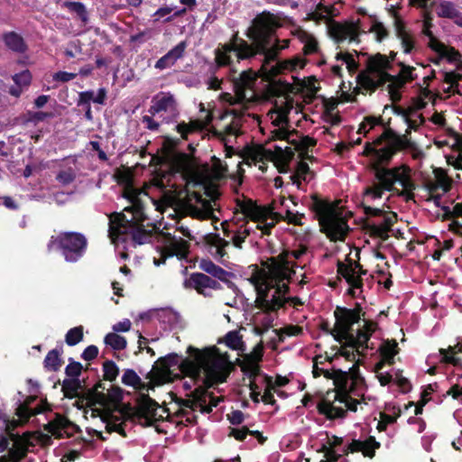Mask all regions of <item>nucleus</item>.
Here are the masks:
<instances>
[{
    "mask_svg": "<svg viewBox=\"0 0 462 462\" xmlns=\"http://www.w3.org/2000/svg\"><path fill=\"white\" fill-rule=\"evenodd\" d=\"M83 410L85 417L88 412L90 417H99L106 423V430L108 433L117 432L122 437H126L125 426L130 420L143 427L153 426L158 432L166 433L160 429L158 422L169 420L176 424L179 417H186L189 423H195L197 416L195 412L209 414L214 406H178L179 409L171 411L168 406H77Z\"/></svg>",
    "mask_w": 462,
    "mask_h": 462,
    "instance_id": "1",
    "label": "nucleus"
},
{
    "mask_svg": "<svg viewBox=\"0 0 462 462\" xmlns=\"http://www.w3.org/2000/svg\"><path fill=\"white\" fill-rule=\"evenodd\" d=\"M189 349L195 352L193 360H180L177 354H170L160 358L158 365L162 376L168 380L171 374V367L178 365L181 371H188L198 384L196 398L200 402L199 404H217L223 401L222 396H215L209 389L226 380L229 374L230 362L219 353L200 352L191 346Z\"/></svg>",
    "mask_w": 462,
    "mask_h": 462,
    "instance_id": "2",
    "label": "nucleus"
},
{
    "mask_svg": "<svg viewBox=\"0 0 462 462\" xmlns=\"http://www.w3.org/2000/svg\"><path fill=\"white\" fill-rule=\"evenodd\" d=\"M254 26L248 28L246 35L251 41L247 42L241 40L238 42L224 44L220 51L229 54L236 52L238 60H257L261 69L269 77L280 73L282 67L280 61L273 65L278 59L279 52L289 46L290 40L280 41L275 37V23L273 15L263 13L254 21Z\"/></svg>",
    "mask_w": 462,
    "mask_h": 462,
    "instance_id": "3",
    "label": "nucleus"
},
{
    "mask_svg": "<svg viewBox=\"0 0 462 462\" xmlns=\"http://www.w3.org/2000/svg\"><path fill=\"white\" fill-rule=\"evenodd\" d=\"M403 149L411 150L415 159L422 155V152L418 149L414 142H410L405 137H399L393 130L389 128L384 130L373 143H366L363 153L374 157V162L371 164V169L374 171L375 165L385 167L397 151Z\"/></svg>",
    "mask_w": 462,
    "mask_h": 462,
    "instance_id": "4",
    "label": "nucleus"
},
{
    "mask_svg": "<svg viewBox=\"0 0 462 462\" xmlns=\"http://www.w3.org/2000/svg\"><path fill=\"white\" fill-rule=\"evenodd\" d=\"M410 171L409 167H379L374 166V181L373 186L367 187L365 189V195L371 196L374 199H380L383 196V190L393 191L395 190L394 183L400 182L404 190L398 193L400 196L406 195L407 199H413V194L410 193L416 189V185L408 175Z\"/></svg>",
    "mask_w": 462,
    "mask_h": 462,
    "instance_id": "5",
    "label": "nucleus"
},
{
    "mask_svg": "<svg viewBox=\"0 0 462 462\" xmlns=\"http://www.w3.org/2000/svg\"><path fill=\"white\" fill-rule=\"evenodd\" d=\"M36 411H32L31 406H16L14 413L10 416L3 412L0 409V420H3L5 431L8 437L14 441L13 448L8 449V457L10 462H21L28 453L27 446L20 440V436L14 431L21 426L25 425L32 415L41 413L44 411H51V406H36Z\"/></svg>",
    "mask_w": 462,
    "mask_h": 462,
    "instance_id": "6",
    "label": "nucleus"
},
{
    "mask_svg": "<svg viewBox=\"0 0 462 462\" xmlns=\"http://www.w3.org/2000/svg\"><path fill=\"white\" fill-rule=\"evenodd\" d=\"M362 310L360 304L356 303V308L351 310L344 307H337L334 315L338 325V331L335 336L336 340L342 342L345 340L348 346L359 349L368 348V340L371 334L363 329H358L356 335L352 333V326L354 323L361 319L360 311Z\"/></svg>",
    "mask_w": 462,
    "mask_h": 462,
    "instance_id": "7",
    "label": "nucleus"
},
{
    "mask_svg": "<svg viewBox=\"0 0 462 462\" xmlns=\"http://www.w3.org/2000/svg\"><path fill=\"white\" fill-rule=\"evenodd\" d=\"M311 209L319 217L320 231L331 241H344L349 231L346 220L329 204L312 196Z\"/></svg>",
    "mask_w": 462,
    "mask_h": 462,
    "instance_id": "8",
    "label": "nucleus"
},
{
    "mask_svg": "<svg viewBox=\"0 0 462 462\" xmlns=\"http://www.w3.org/2000/svg\"><path fill=\"white\" fill-rule=\"evenodd\" d=\"M108 236L113 243L116 240L126 241L128 237L136 244L143 245L150 241L152 232L144 229L143 226L128 219L123 213H113L109 216Z\"/></svg>",
    "mask_w": 462,
    "mask_h": 462,
    "instance_id": "9",
    "label": "nucleus"
},
{
    "mask_svg": "<svg viewBox=\"0 0 462 462\" xmlns=\"http://www.w3.org/2000/svg\"><path fill=\"white\" fill-rule=\"evenodd\" d=\"M391 68V62L385 55L376 54L367 60L366 70L362 71L358 79L364 88L374 92L383 87L390 77L386 69Z\"/></svg>",
    "mask_w": 462,
    "mask_h": 462,
    "instance_id": "10",
    "label": "nucleus"
},
{
    "mask_svg": "<svg viewBox=\"0 0 462 462\" xmlns=\"http://www.w3.org/2000/svg\"><path fill=\"white\" fill-rule=\"evenodd\" d=\"M88 245L86 236L78 232L60 233L59 249L69 263L78 262L84 254Z\"/></svg>",
    "mask_w": 462,
    "mask_h": 462,
    "instance_id": "11",
    "label": "nucleus"
},
{
    "mask_svg": "<svg viewBox=\"0 0 462 462\" xmlns=\"http://www.w3.org/2000/svg\"><path fill=\"white\" fill-rule=\"evenodd\" d=\"M252 283L255 287L257 292V303L258 307L264 311H275L284 305V299L282 294H277L276 291L272 297H269V291L273 289V283H269L266 280H261L260 278H252Z\"/></svg>",
    "mask_w": 462,
    "mask_h": 462,
    "instance_id": "12",
    "label": "nucleus"
},
{
    "mask_svg": "<svg viewBox=\"0 0 462 462\" xmlns=\"http://www.w3.org/2000/svg\"><path fill=\"white\" fill-rule=\"evenodd\" d=\"M230 78L238 98L242 100L253 98V88L256 81V75L254 71L252 69L244 70L240 73L232 71Z\"/></svg>",
    "mask_w": 462,
    "mask_h": 462,
    "instance_id": "13",
    "label": "nucleus"
},
{
    "mask_svg": "<svg viewBox=\"0 0 462 462\" xmlns=\"http://www.w3.org/2000/svg\"><path fill=\"white\" fill-rule=\"evenodd\" d=\"M82 371V365L79 362L69 363L66 368L65 373L67 376L70 377L62 382V392L67 398L80 397L83 391V385L79 379Z\"/></svg>",
    "mask_w": 462,
    "mask_h": 462,
    "instance_id": "14",
    "label": "nucleus"
},
{
    "mask_svg": "<svg viewBox=\"0 0 462 462\" xmlns=\"http://www.w3.org/2000/svg\"><path fill=\"white\" fill-rule=\"evenodd\" d=\"M122 383L125 385L133 386L138 391L140 400L136 404H159L158 402L152 399L146 392L153 387H150L149 383H143L140 376L133 370L126 369L122 376Z\"/></svg>",
    "mask_w": 462,
    "mask_h": 462,
    "instance_id": "15",
    "label": "nucleus"
},
{
    "mask_svg": "<svg viewBox=\"0 0 462 462\" xmlns=\"http://www.w3.org/2000/svg\"><path fill=\"white\" fill-rule=\"evenodd\" d=\"M184 285L186 288L195 289L199 294L205 297H212L208 290H220L222 288L218 282L202 273H192L189 278L185 281Z\"/></svg>",
    "mask_w": 462,
    "mask_h": 462,
    "instance_id": "16",
    "label": "nucleus"
},
{
    "mask_svg": "<svg viewBox=\"0 0 462 462\" xmlns=\"http://www.w3.org/2000/svg\"><path fill=\"white\" fill-rule=\"evenodd\" d=\"M45 430L57 439H61L65 436L71 437L76 432L80 431L78 425L58 413L53 420L45 425Z\"/></svg>",
    "mask_w": 462,
    "mask_h": 462,
    "instance_id": "17",
    "label": "nucleus"
},
{
    "mask_svg": "<svg viewBox=\"0 0 462 462\" xmlns=\"http://www.w3.org/2000/svg\"><path fill=\"white\" fill-rule=\"evenodd\" d=\"M380 447L381 443L374 436H369L365 440L354 439L343 448L341 455L347 456L349 453L361 452L364 457L373 458Z\"/></svg>",
    "mask_w": 462,
    "mask_h": 462,
    "instance_id": "18",
    "label": "nucleus"
},
{
    "mask_svg": "<svg viewBox=\"0 0 462 462\" xmlns=\"http://www.w3.org/2000/svg\"><path fill=\"white\" fill-rule=\"evenodd\" d=\"M288 254L289 252L281 254L279 256L281 261L272 264L270 268L271 281L268 282L269 283H273V279L275 282H282L285 280H290L291 275L295 273L294 270L290 266V262L287 260Z\"/></svg>",
    "mask_w": 462,
    "mask_h": 462,
    "instance_id": "19",
    "label": "nucleus"
},
{
    "mask_svg": "<svg viewBox=\"0 0 462 462\" xmlns=\"http://www.w3.org/2000/svg\"><path fill=\"white\" fill-rule=\"evenodd\" d=\"M337 273L342 275L346 279V282L350 285L348 294H350L352 297H357L355 289H362L363 281L361 277L356 276V271H355L353 263L350 264H345L344 263L338 262Z\"/></svg>",
    "mask_w": 462,
    "mask_h": 462,
    "instance_id": "20",
    "label": "nucleus"
},
{
    "mask_svg": "<svg viewBox=\"0 0 462 462\" xmlns=\"http://www.w3.org/2000/svg\"><path fill=\"white\" fill-rule=\"evenodd\" d=\"M383 222L381 225L375 224H367L365 228L370 233L371 236L380 237L383 240H387L389 236L388 232L391 230V227L394 224L397 218V215L395 213L386 214L384 212Z\"/></svg>",
    "mask_w": 462,
    "mask_h": 462,
    "instance_id": "21",
    "label": "nucleus"
},
{
    "mask_svg": "<svg viewBox=\"0 0 462 462\" xmlns=\"http://www.w3.org/2000/svg\"><path fill=\"white\" fill-rule=\"evenodd\" d=\"M186 47V42H180L178 45H176L173 49L169 51L164 56L156 61L155 68L159 69H164L174 65L176 60L183 56Z\"/></svg>",
    "mask_w": 462,
    "mask_h": 462,
    "instance_id": "22",
    "label": "nucleus"
},
{
    "mask_svg": "<svg viewBox=\"0 0 462 462\" xmlns=\"http://www.w3.org/2000/svg\"><path fill=\"white\" fill-rule=\"evenodd\" d=\"M318 412L323 415L328 420H343L346 417L347 411H357L358 406H345L343 409L341 406H316Z\"/></svg>",
    "mask_w": 462,
    "mask_h": 462,
    "instance_id": "23",
    "label": "nucleus"
},
{
    "mask_svg": "<svg viewBox=\"0 0 462 462\" xmlns=\"http://www.w3.org/2000/svg\"><path fill=\"white\" fill-rule=\"evenodd\" d=\"M312 374L314 377H319L324 374L328 379H333L336 385L347 386L348 374L340 369H336L332 373L328 370L319 368L318 366V360H314Z\"/></svg>",
    "mask_w": 462,
    "mask_h": 462,
    "instance_id": "24",
    "label": "nucleus"
},
{
    "mask_svg": "<svg viewBox=\"0 0 462 462\" xmlns=\"http://www.w3.org/2000/svg\"><path fill=\"white\" fill-rule=\"evenodd\" d=\"M106 390L105 383L99 382L94 390H87L83 388L80 397L79 399L87 400L86 404H109L106 402V395L103 392Z\"/></svg>",
    "mask_w": 462,
    "mask_h": 462,
    "instance_id": "25",
    "label": "nucleus"
},
{
    "mask_svg": "<svg viewBox=\"0 0 462 462\" xmlns=\"http://www.w3.org/2000/svg\"><path fill=\"white\" fill-rule=\"evenodd\" d=\"M176 101L172 95L166 94L161 97L156 96L152 99V105L149 108V113L152 116L162 111H171L175 109Z\"/></svg>",
    "mask_w": 462,
    "mask_h": 462,
    "instance_id": "26",
    "label": "nucleus"
},
{
    "mask_svg": "<svg viewBox=\"0 0 462 462\" xmlns=\"http://www.w3.org/2000/svg\"><path fill=\"white\" fill-rule=\"evenodd\" d=\"M262 356L263 346L257 345L249 354L245 355L242 368L250 374H257L259 372L258 363L262 360Z\"/></svg>",
    "mask_w": 462,
    "mask_h": 462,
    "instance_id": "27",
    "label": "nucleus"
},
{
    "mask_svg": "<svg viewBox=\"0 0 462 462\" xmlns=\"http://www.w3.org/2000/svg\"><path fill=\"white\" fill-rule=\"evenodd\" d=\"M199 268L213 277L226 282H229V277L233 276L231 273L215 264L211 260L202 259L199 262Z\"/></svg>",
    "mask_w": 462,
    "mask_h": 462,
    "instance_id": "28",
    "label": "nucleus"
},
{
    "mask_svg": "<svg viewBox=\"0 0 462 462\" xmlns=\"http://www.w3.org/2000/svg\"><path fill=\"white\" fill-rule=\"evenodd\" d=\"M167 246H169L176 255L186 256L189 254V244L181 237L167 233L164 235Z\"/></svg>",
    "mask_w": 462,
    "mask_h": 462,
    "instance_id": "29",
    "label": "nucleus"
},
{
    "mask_svg": "<svg viewBox=\"0 0 462 462\" xmlns=\"http://www.w3.org/2000/svg\"><path fill=\"white\" fill-rule=\"evenodd\" d=\"M380 351L383 361L375 365L376 370H381L384 362H387L390 365L393 364L394 356L397 354V343L394 342L392 344L389 341H386L381 346Z\"/></svg>",
    "mask_w": 462,
    "mask_h": 462,
    "instance_id": "30",
    "label": "nucleus"
},
{
    "mask_svg": "<svg viewBox=\"0 0 462 462\" xmlns=\"http://www.w3.org/2000/svg\"><path fill=\"white\" fill-rule=\"evenodd\" d=\"M456 353H462V345L457 344L454 346H449L448 349L440 348L439 354L441 355V362L445 364H451L455 366H461L462 360L455 357Z\"/></svg>",
    "mask_w": 462,
    "mask_h": 462,
    "instance_id": "31",
    "label": "nucleus"
},
{
    "mask_svg": "<svg viewBox=\"0 0 462 462\" xmlns=\"http://www.w3.org/2000/svg\"><path fill=\"white\" fill-rule=\"evenodd\" d=\"M4 42L6 46L14 51L22 53L26 50V45L23 37L14 32L5 33L4 35Z\"/></svg>",
    "mask_w": 462,
    "mask_h": 462,
    "instance_id": "32",
    "label": "nucleus"
},
{
    "mask_svg": "<svg viewBox=\"0 0 462 462\" xmlns=\"http://www.w3.org/2000/svg\"><path fill=\"white\" fill-rule=\"evenodd\" d=\"M430 48L440 54L441 57L446 58L448 61H457L460 58V53L454 48H448L442 42H436V44H430Z\"/></svg>",
    "mask_w": 462,
    "mask_h": 462,
    "instance_id": "33",
    "label": "nucleus"
},
{
    "mask_svg": "<svg viewBox=\"0 0 462 462\" xmlns=\"http://www.w3.org/2000/svg\"><path fill=\"white\" fill-rule=\"evenodd\" d=\"M396 35L401 40L404 52L410 53L414 48V42L402 25L396 24Z\"/></svg>",
    "mask_w": 462,
    "mask_h": 462,
    "instance_id": "34",
    "label": "nucleus"
},
{
    "mask_svg": "<svg viewBox=\"0 0 462 462\" xmlns=\"http://www.w3.org/2000/svg\"><path fill=\"white\" fill-rule=\"evenodd\" d=\"M61 6L68 8L73 13H76L84 23L88 21V12L82 3L66 1L61 4Z\"/></svg>",
    "mask_w": 462,
    "mask_h": 462,
    "instance_id": "35",
    "label": "nucleus"
},
{
    "mask_svg": "<svg viewBox=\"0 0 462 462\" xmlns=\"http://www.w3.org/2000/svg\"><path fill=\"white\" fill-rule=\"evenodd\" d=\"M105 343L115 350H122L126 347V339L116 333H108L105 337Z\"/></svg>",
    "mask_w": 462,
    "mask_h": 462,
    "instance_id": "36",
    "label": "nucleus"
},
{
    "mask_svg": "<svg viewBox=\"0 0 462 462\" xmlns=\"http://www.w3.org/2000/svg\"><path fill=\"white\" fill-rule=\"evenodd\" d=\"M44 365L51 371H57L60 369L61 366V361L60 359V353L58 350L52 349L47 354L44 359Z\"/></svg>",
    "mask_w": 462,
    "mask_h": 462,
    "instance_id": "37",
    "label": "nucleus"
},
{
    "mask_svg": "<svg viewBox=\"0 0 462 462\" xmlns=\"http://www.w3.org/2000/svg\"><path fill=\"white\" fill-rule=\"evenodd\" d=\"M125 393V391L121 387L112 385L107 389V393H106V401L113 402V404H125L124 402H121ZM125 404H130V402H126Z\"/></svg>",
    "mask_w": 462,
    "mask_h": 462,
    "instance_id": "38",
    "label": "nucleus"
},
{
    "mask_svg": "<svg viewBox=\"0 0 462 462\" xmlns=\"http://www.w3.org/2000/svg\"><path fill=\"white\" fill-rule=\"evenodd\" d=\"M104 379L109 382H114L119 374V368L112 360H106L103 364Z\"/></svg>",
    "mask_w": 462,
    "mask_h": 462,
    "instance_id": "39",
    "label": "nucleus"
},
{
    "mask_svg": "<svg viewBox=\"0 0 462 462\" xmlns=\"http://www.w3.org/2000/svg\"><path fill=\"white\" fill-rule=\"evenodd\" d=\"M437 14L439 17L453 18L457 16L458 11L454 5L449 2H443L436 8Z\"/></svg>",
    "mask_w": 462,
    "mask_h": 462,
    "instance_id": "40",
    "label": "nucleus"
},
{
    "mask_svg": "<svg viewBox=\"0 0 462 462\" xmlns=\"http://www.w3.org/2000/svg\"><path fill=\"white\" fill-rule=\"evenodd\" d=\"M311 173L310 169L308 165V163L304 162H298L297 165V175L291 176V179L292 180L293 184H296L297 187L300 188V178H302L304 180H307V175Z\"/></svg>",
    "mask_w": 462,
    "mask_h": 462,
    "instance_id": "41",
    "label": "nucleus"
},
{
    "mask_svg": "<svg viewBox=\"0 0 462 462\" xmlns=\"http://www.w3.org/2000/svg\"><path fill=\"white\" fill-rule=\"evenodd\" d=\"M83 338V328L81 326L69 329L65 337V341L69 346H75Z\"/></svg>",
    "mask_w": 462,
    "mask_h": 462,
    "instance_id": "42",
    "label": "nucleus"
},
{
    "mask_svg": "<svg viewBox=\"0 0 462 462\" xmlns=\"http://www.w3.org/2000/svg\"><path fill=\"white\" fill-rule=\"evenodd\" d=\"M385 409L391 413L385 411L380 413L381 420L384 421L387 425L393 423L400 416L402 411L400 406H384Z\"/></svg>",
    "mask_w": 462,
    "mask_h": 462,
    "instance_id": "43",
    "label": "nucleus"
},
{
    "mask_svg": "<svg viewBox=\"0 0 462 462\" xmlns=\"http://www.w3.org/2000/svg\"><path fill=\"white\" fill-rule=\"evenodd\" d=\"M318 452L324 453V457L326 459L320 460V462H337L342 455L338 454L335 449L328 447L327 444H322L321 447L318 449Z\"/></svg>",
    "mask_w": 462,
    "mask_h": 462,
    "instance_id": "44",
    "label": "nucleus"
},
{
    "mask_svg": "<svg viewBox=\"0 0 462 462\" xmlns=\"http://www.w3.org/2000/svg\"><path fill=\"white\" fill-rule=\"evenodd\" d=\"M226 345L236 350L242 349L244 343L242 337L237 331H230L226 336Z\"/></svg>",
    "mask_w": 462,
    "mask_h": 462,
    "instance_id": "45",
    "label": "nucleus"
},
{
    "mask_svg": "<svg viewBox=\"0 0 462 462\" xmlns=\"http://www.w3.org/2000/svg\"><path fill=\"white\" fill-rule=\"evenodd\" d=\"M243 211L246 217H250L254 222H263L265 220V217L257 206H246L243 208Z\"/></svg>",
    "mask_w": 462,
    "mask_h": 462,
    "instance_id": "46",
    "label": "nucleus"
},
{
    "mask_svg": "<svg viewBox=\"0 0 462 462\" xmlns=\"http://www.w3.org/2000/svg\"><path fill=\"white\" fill-rule=\"evenodd\" d=\"M28 383L32 385L29 390V395L23 401L19 400L17 404H31L38 400L40 393L39 385L37 383H33L31 379L28 380Z\"/></svg>",
    "mask_w": 462,
    "mask_h": 462,
    "instance_id": "47",
    "label": "nucleus"
},
{
    "mask_svg": "<svg viewBox=\"0 0 462 462\" xmlns=\"http://www.w3.org/2000/svg\"><path fill=\"white\" fill-rule=\"evenodd\" d=\"M75 179L76 173L72 169L60 171L56 176V180L64 186L70 184Z\"/></svg>",
    "mask_w": 462,
    "mask_h": 462,
    "instance_id": "48",
    "label": "nucleus"
},
{
    "mask_svg": "<svg viewBox=\"0 0 462 462\" xmlns=\"http://www.w3.org/2000/svg\"><path fill=\"white\" fill-rule=\"evenodd\" d=\"M249 235L250 230L248 228L236 230L234 232V235L231 236V241L236 247L242 248V244Z\"/></svg>",
    "mask_w": 462,
    "mask_h": 462,
    "instance_id": "49",
    "label": "nucleus"
},
{
    "mask_svg": "<svg viewBox=\"0 0 462 462\" xmlns=\"http://www.w3.org/2000/svg\"><path fill=\"white\" fill-rule=\"evenodd\" d=\"M272 390L277 394V395H284V393L281 391L280 389L276 388L275 386H273L271 388L265 389L263 395L262 396V401L265 402V404H275V400L273 399V393H272Z\"/></svg>",
    "mask_w": 462,
    "mask_h": 462,
    "instance_id": "50",
    "label": "nucleus"
},
{
    "mask_svg": "<svg viewBox=\"0 0 462 462\" xmlns=\"http://www.w3.org/2000/svg\"><path fill=\"white\" fill-rule=\"evenodd\" d=\"M215 61L217 67L227 66L231 63L229 54L222 52L219 48L215 50Z\"/></svg>",
    "mask_w": 462,
    "mask_h": 462,
    "instance_id": "51",
    "label": "nucleus"
},
{
    "mask_svg": "<svg viewBox=\"0 0 462 462\" xmlns=\"http://www.w3.org/2000/svg\"><path fill=\"white\" fill-rule=\"evenodd\" d=\"M27 122H32L34 124H37L39 122H42L47 118L52 117L51 113H46V112H29L27 114Z\"/></svg>",
    "mask_w": 462,
    "mask_h": 462,
    "instance_id": "52",
    "label": "nucleus"
},
{
    "mask_svg": "<svg viewBox=\"0 0 462 462\" xmlns=\"http://www.w3.org/2000/svg\"><path fill=\"white\" fill-rule=\"evenodd\" d=\"M388 81L390 84L387 86V90H391L392 88L401 89L406 82L401 76H393L391 74L387 79V82Z\"/></svg>",
    "mask_w": 462,
    "mask_h": 462,
    "instance_id": "53",
    "label": "nucleus"
},
{
    "mask_svg": "<svg viewBox=\"0 0 462 462\" xmlns=\"http://www.w3.org/2000/svg\"><path fill=\"white\" fill-rule=\"evenodd\" d=\"M152 373L153 374L151 377V382L149 383H155L156 384L160 385L164 381L167 380L165 377L162 376L161 369H160V366L158 365V362L156 363L155 365H153V368H152V372L148 373V375H151Z\"/></svg>",
    "mask_w": 462,
    "mask_h": 462,
    "instance_id": "54",
    "label": "nucleus"
},
{
    "mask_svg": "<svg viewBox=\"0 0 462 462\" xmlns=\"http://www.w3.org/2000/svg\"><path fill=\"white\" fill-rule=\"evenodd\" d=\"M230 436H233L236 440L243 441L247 435H250V430L247 426L241 429H231Z\"/></svg>",
    "mask_w": 462,
    "mask_h": 462,
    "instance_id": "55",
    "label": "nucleus"
},
{
    "mask_svg": "<svg viewBox=\"0 0 462 462\" xmlns=\"http://www.w3.org/2000/svg\"><path fill=\"white\" fill-rule=\"evenodd\" d=\"M346 373L348 374V379H347V384H346L347 386L337 385V387L341 388L343 391H347L349 388L353 387V382H350V379H352L354 381L357 378L358 366L356 365H354L349 369V371Z\"/></svg>",
    "mask_w": 462,
    "mask_h": 462,
    "instance_id": "56",
    "label": "nucleus"
},
{
    "mask_svg": "<svg viewBox=\"0 0 462 462\" xmlns=\"http://www.w3.org/2000/svg\"><path fill=\"white\" fill-rule=\"evenodd\" d=\"M94 94L95 92L93 90L80 92L79 95L77 106H80L81 105L90 104V101L94 102Z\"/></svg>",
    "mask_w": 462,
    "mask_h": 462,
    "instance_id": "57",
    "label": "nucleus"
},
{
    "mask_svg": "<svg viewBox=\"0 0 462 462\" xmlns=\"http://www.w3.org/2000/svg\"><path fill=\"white\" fill-rule=\"evenodd\" d=\"M13 79H14V81L17 85L26 86V85H29V83L31 81V74L28 70H25V71H23L22 73L15 74Z\"/></svg>",
    "mask_w": 462,
    "mask_h": 462,
    "instance_id": "58",
    "label": "nucleus"
},
{
    "mask_svg": "<svg viewBox=\"0 0 462 462\" xmlns=\"http://www.w3.org/2000/svg\"><path fill=\"white\" fill-rule=\"evenodd\" d=\"M97 355H98V348L96 346L91 345V346H88L83 351L81 357L84 360L91 361V360L95 359L97 356Z\"/></svg>",
    "mask_w": 462,
    "mask_h": 462,
    "instance_id": "59",
    "label": "nucleus"
},
{
    "mask_svg": "<svg viewBox=\"0 0 462 462\" xmlns=\"http://www.w3.org/2000/svg\"><path fill=\"white\" fill-rule=\"evenodd\" d=\"M299 150L301 152H307L310 147L316 144V141L309 136H300Z\"/></svg>",
    "mask_w": 462,
    "mask_h": 462,
    "instance_id": "60",
    "label": "nucleus"
},
{
    "mask_svg": "<svg viewBox=\"0 0 462 462\" xmlns=\"http://www.w3.org/2000/svg\"><path fill=\"white\" fill-rule=\"evenodd\" d=\"M304 217L303 214L292 213L289 208L286 210V217H284L290 224L301 225L300 219Z\"/></svg>",
    "mask_w": 462,
    "mask_h": 462,
    "instance_id": "61",
    "label": "nucleus"
},
{
    "mask_svg": "<svg viewBox=\"0 0 462 462\" xmlns=\"http://www.w3.org/2000/svg\"><path fill=\"white\" fill-rule=\"evenodd\" d=\"M207 171H208V166H205L204 171H200L199 169L194 170L191 172V179L196 183H203L207 179Z\"/></svg>",
    "mask_w": 462,
    "mask_h": 462,
    "instance_id": "62",
    "label": "nucleus"
},
{
    "mask_svg": "<svg viewBox=\"0 0 462 462\" xmlns=\"http://www.w3.org/2000/svg\"><path fill=\"white\" fill-rule=\"evenodd\" d=\"M372 30L376 33L377 41H382L387 36V30L384 28L382 23L376 22L372 27Z\"/></svg>",
    "mask_w": 462,
    "mask_h": 462,
    "instance_id": "63",
    "label": "nucleus"
},
{
    "mask_svg": "<svg viewBox=\"0 0 462 462\" xmlns=\"http://www.w3.org/2000/svg\"><path fill=\"white\" fill-rule=\"evenodd\" d=\"M227 417L233 425H239L244 421V413L241 411H233Z\"/></svg>",
    "mask_w": 462,
    "mask_h": 462,
    "instance_id": "64",
    "label": "nucleus"
}]
</instances>
